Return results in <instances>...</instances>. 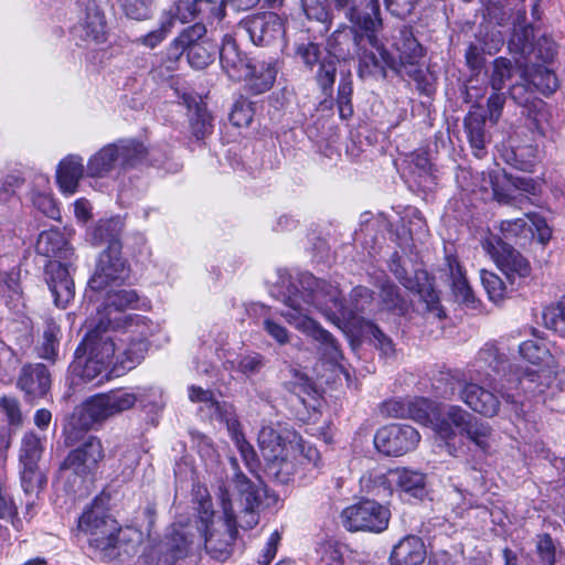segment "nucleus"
Masks as SVG:
<instances>
[{
  "mask_svg": "<svg viewBox=\"0 0 565 565\" xmlns=\"http://www.w3.org/2000/svg\"><path fill=\"white\" fill-rule=\"evenodd\" d=\"M277 299L288 308L280 312L281 317L298 331L320 342L328 362L339 363L342 352L337 340L311 317L317 310L329 321L339 324L352 316L344 308L338 286L303 273L279 290Z\"/></svg>",
  "mask_w": 565,
  "mask_h": 565,
  "instance_id": "f257e3e1",
  "label": "nucleus"
},
{
  "mask_svg": "<svg viewBox=\"0 0 565 565\" xmlns=\"http://www.w3.org/2000/svg\"><path fill=\"white\" fill-rule=\"evenodd\" d=\"M382 29V19H367L360 29L337 30L328 45L335 57L345 58L355 54L361 78H385L386 70L401 72V63L380 43L376 34Z\"/></svg>",
  "mask_w": 565,
  "mask_h": 565,
  "instance_id": "f03ea898",
  "label": "nucleus"
},
{
  "mask_svg": "<svg viewBox=\"0 0 565 565\" xmlns=\"http://www.w3.org/2000/svg\"><path fill=\"white\" fill-rule=\"evenodd\" d=\"M218 499L230 532L237 526L253 529L258 523L259 508L269 505L267 500H276L260 481L255 483L242 472L235 473L230 488L220 487Z\"/></svg>",
  "mask_w": 565,
  "mask_h": 565,
  "instance_id": "7ed1b4c3",
  "label": "nucleus"
},
{
  "mask_svg": "<svg viewBox=\"0 0 565 565\" xmlns=\"http://www.w3.org/2000/svg\"><path fill=\"white\" fill-rule=\"evenodd\" d=\"M115 337L104 327V319L89 330L75 352L72 364L73 373L85 382L120 376L121 370L116 361Z\"/></svg>",
  "mask_w": 565,
  "mask_h": 565,
  "instance_id": "20e7f679",
  "label": "nucleus"
},
{
  "mask_svg": "<svg viewBox=\"0 0 565 565\" xmlns=\"http://www.w3.org/2000/svg\"><path fill=\"white\" fill-rule=\"evenodd\" d=\"M147 148L135 139H120L108 143L95 152L87 161L86 174L89 178L119 175L145 159Z\"/></svg>",
  "mask_w": 565,
  "mask_h": 565,
  "instance_id": "39448f33",
  "label": "nucleus"
},
{
  "mask_svg": "<svg viewBox=\"0 0 565 565\" xmlns=\"http://www.w3.org/2000/svg\"><path fill=\"white\" fill-rule=\"evenodd\" d=\"M436 390L440 392L441 397L447 399H451L458 394L469 408L488 418L498 416L501 409L505 412L504 403L502 404L498 396L501 387L494 388L495 392H492L479 384L468 383L456 374L446 373L437 380ZM507 413L511 414L509 411Z\"/></svg>",
  "mask_w": 565,
  "mask_h": 565,
  "instance_id": "423d86ee",
  "label": "nucleus"
},
{
  "mask_svg": "<svg viewBox=\"0 0 565 565\" xmlns=\"http://www.w3.org/2000/svg\"><path fill=\"white\" fill-rule=\"evenodd\" d=\"M153 330L152 323L143 316L125 317L124 330L119 338H115V356L121 373L134 369L143 360L149 348L148 339Z\"/></svg>",
  "mask_w": 565,
  "mask_h": 565,
  "instance_id": "0eeeda50",
  "label": "nucleus"
},
{
  "mask_svg": "<svg viewBox=\"0 0 565 565\" xmlns=\"http://www.w3.org/2000/svg\"><path fill=\"white\" fill-rule=\"evenodd\" d=\"M104 458L102 441L89 436L81 446L72 450L61 465V471L70 480L74 477L72 488L81 491L87 489L88 482L93 481L98 463Z\"/></svg>",
  "mask_w": 565,
  "mask_h": 565,
  "instance_id": "6e6552de",
  "label": "nucleus"
},
{
  "mask_svg": "<svg viewBox=\"0 0 565 565\" xmlns=\"http://www.w3.org/2000/svg\"><path fill=\"white\" fill-rule=\"evenodd\" d=\"M550 377V372L539 366L516 370L513 376L505 380L507 385L501 384L499 391L500 397L504 401V409L516 417L521 416L523 403L519 390L532 395L541 394L548 386Z\"/></svg>",
  "mask_w": 565,
  "mask_h": 565,
  "instance_id": "1a4fd4ad",
  "label": "nucleus"
},
{
  "mask_svg": "<svg viewBox=\"0 0 565 565\" xmlns=\"http://www.w3.org/2000/svg\"><path fill=\"white\" fill-rule=\"evenodd\" d=\"M78 527L88 536V543L98 556L109 548L110 542L119 530L117 521L110 516L103 501L95 499L78 520Z\"/></svg>",
  "mask_w": 565,
  "mask_h": 565,
  "instance_id": "9d476101",
  "label": "nucleus"
},
{
  "mask_svg": "<svg viewBox=\"0 0 565 565\" xmlns=\"http://www.w3.org/2000/svg\"><path fill=\"white\" fill-rule=\"evenodd\" d=\"M131 268L122 255V245L106 247L96 263L94 275L88 285L94 290H103L109 285H121L130 278Z\"/></svg>",
  "mask_w": 565,
  "mask_h": 565,
  "instance_id": "9b49d317",
  "label": "nucleus"
},
{
  "mask_svg": "<svg viewBox=\"0 0 565 565\" xmlns=\"http://www.w3.org/2000/svg\"><path fill=\"white\" fill-rule=\"evenodd\" d=\"M482 247L505 275L510 285H514L516 279H524L530 276L531 265L527 259L502 238L490 235L483 241Z\"/></svg>",
  "mask_w": 565,
  "mask_h": 565,
  "instance_id": "f8f14e48",
  "label": "nucleus"
},
{
  "mask_svg": "<svg viewBox=\"0 0 565 565\" xmlns=\"http://www.w3.org/2000/svg\"><path fill=\"white\" fill-rule=\"evenodd\" d=\"M135 404L132 392L117 388L87 398L83 405V414L92 423H100L130 409Z\"/></svg>",
  "mask_w": 565,
  "mask_h": 565,
  "instance_id": "ddd939ff",
  "label": "nucleus"
},
{
  "mask_svg": "<svg viewBox=\"0 0 565 565\" xmlns=\"http://www.w3.org/2000/svg\"><path fill=\"white\" fill-rule=\"evenodd\" d=\"M509 46L511 51L524 57L525 63H534V61L542 62L543 64L551 63L557 54L555 41L546 33L535 38L532 26H524L519 32H515L510 40Z\"/></svg>",
  "mask_w": 565,
  "mask_h": 565,
  "instance_id": "4468645a",
  "label": "nucleus"
},
{
  "mask_svg": "<svg viewBox=\"0 0 565 565\" xmlns=\"http://www.w3.org/2000/svg\"><path fill=\"white\" fill-rule=\"evenodd\" d=\"M342 521L349 531L382 532L387 527L390 511L373 500H363L343 510Z\"/></svg>",
  "mask_w": 565,
  "mask_h": 565,
  "instance_id": "2eb2a0df",
  "label": "nucleus"
},
{
  "mask_svg": "<svg viewBox=\"0 0 565 565\" xmlns=\"http://www.w3.org/2000/svg\"><path fill=\"white\" fill-rule=\"evenodd\" d=\"M419 433L409 425H388L380 428L374 436L375 448L386 456H403L416 448Z\"/></svg>",
  "mask_w": 565,
  "mask_h": 565,
  "instance_id": "dca6fc26",
  "label": "nucleus"
},
{
  "mask_svg": "<svg viewBox=\"0 0 565 565\" xmlns=\"http://www.w3.org/2000/svg\"><path fill=\"white\" fill-rule=\"evenodd\" d=\"M238 28L245 31L253 44L267 46L284 34V21L274 12H263L244 18Z\"/></svg>",
  "mask_w": 565,
  "mask_h": 565,
  "instance_id": "f3484780",
  "label": "nucleus"
},
{
  "mask_svg": "<svg viewBox=\"0 0 565 565\" xmlns=\"http://www.w3.org/2000/svg\"><path fill=\"white\" fill-rule=\"evenodd\" d=\"M192 544L193 540L188 530L173 525L154 547L152 559L156 565H177L189 555Z\"/></svg>",
  "mask_w": 565,
  "mask_h": 565,
  "instance_id": "a211bd4d",
  "label": "nucleus"
},
{
  "mask_svg": "<svg viewBox=\"0 0 565 565\" xmlns=\"http://www.w3.org/2000/svg\"><path fill=\"white\" fill-rule=\"evenodd\" d=\"M295 55L309 68L319 64L317 83L324 94L331 93L337 74V63L334 57H322L321 47L313 42L298 43L296 45Z\"/></svg>",
  "mask_w": 565,
  "mask_h": 565,
  "instance_id": "6ab92c4d",
  "label": "nucleus"
},
{
  "mask_svg": "<svg viewBox=\"0 0 565 565\" xmlns=\"http://www.w3.org/2000/svg\"><path fill=\"white\" fill-rule=\"evenodd\" d=\"M72 260L51 259L45 265V281L57 307L65 308L74 298L75 286L71 277Z\"/></svg>",
  "mask_w": 565,
  "mask_h": 565,
  "instance_id": "aec40b11",
  "label": "nucleus"
},
{
  "mask_svg": "<svg viewBox=\"0 0 565 565\" xmlns=\"http://www.w3.org/2000/svg\"><path fill=\"white\" fill-rule=\"evenodd\" d=\"M500 231L508 239L526 241L536 236L541 244L547 243L552 236L546 221L536 213H529L515 220H504L500 223Z\"/></svg>",
  "mask_w": 565,
  "mask_h": 565,
  "instance_id": "412c9836",
  "label": "nucleus"
},
{
  "mask_svg": "<svg viewBox=\"0 0 565 565\" xmlns=\"http://www.w3.org/2000/svg\"><path fill=\"white\" fill-rule=\"evenodd\" d=\"M76 40L85 46L103 44L107 40L105 15L94 1H87L84 13L73 29Z\"/></svg>",
  "mask_w": 565,
  "mask_h": 565,
  "instance_id": "4be33fe9",
  "label": "nucleus"
},
{
  "mask_svg": "<svg viewBox=\"0 0 565 565\" xmlns=\"http://www.w3.org/2000/svg\"><path fill=\"white\" fill-rule=\"evenodd\" d=\"M209 10V18L222 20L224 18L222 6L216 0H174L163 11L162 18L170 20L172 26L177 21L189 23L196 19L201 12Z\"/></svg>",
  "mask_w": 565,
  "mask_h": 565,
  "instance_id": "5701e85b",
  "label": "nucleus"
},
{
  "mask_svg": "<svg viewBox=\"0 0 565 565\" xmlns=\"http://www.w3.org/2000/svg\"><path fill=\"white\" fill-rule=\"evenodd\" d=\"M411 406L408 418H412L423 426L431 427L433 430L445 440L455 437V430H452L445 418H441L439 415L440 407L436 406L433 402L423 397H414L411 398Z\"/></svg>",
  "mask_w": 565,
  "mask_h": 565,
  "instance_id": "b1692460",
  "label": "nucleus"
},
{
  "mask_svg": "<svg viewBox=\"0 0 565 565\" xmlns=\"http://www.w3.org/2000/svg\"><path fill=\"white\" fill-rule=\"evenodd\" d=\"M26 401L44 397L51 387V374L42 363L25 364L22 366L17 380Z\"/></svg>",
  "mask_w": 565,
  "mask_h": 565,
  "instance_id": "393cba45",
  "label": "nucleus"
},
{
  "mask_svg": "<svg viewBox=\"0 0 565 565\" xmlns=\"http://www.w3.org/2000/svg\"><path fill=\"white\" fill-rule=\"evenodd\" d=\"M220 63L223 71L233 81H241L250 74V65L247 56L238 49L234 38L224 35L220 47Z\"/></svg>",
  "mask_w": 565,
  "mask_h": 565,
  "instance_id": "a878e982",
  "label": "nucleus"
},
{
  "mask_svg": "<svg viewBox=\"0 0 565 565\" xmlns=\"http://www.w3.org/2000/svg\"><path fill=\"white\" fill-rule=\"evenodd\" d=\"M141 542V532L132 527H119L115 535V540H113V542H110L109 544V548L107 551H104L99 557L106 561H130L139 553Z\"/></svg>",
  "mask_w": 565,
  "mask_h": 565,
  "instance_id": "bb28decb",
  "label": "nucleus"
},
{
  "mask_svg": "<svg viewBox=\"0 0 565 565\" xmlns=\"http://www.w3.org/2000/svg\"><path fill=\"white\" fill-rule=\"evenodd\" d=\"M211 504L206 502L201 503L199 530L202 531L205 550L216 561L225 562L232 555V545L228 541L216 540L214 533L211 531L214 512L210 509Z\"/></svg>",
  "mask_w": 565,
  "mask_h": 565,
  "instance_id": "cd10ccee",
  "label": "nucleus"
},
{
  "mask_svg": "<svg viewBox=\"0 0 565 565\" xmlns=\"http://www.w3.org/2000/svg\"><path fill=\"white\" fill-rule=\"evenodd\" d=\"M297 438L294 433L287 431L286 435H281L275 428L264 426L258 433L257 441L264 459L269 461L286 456L288 445L291 446Z\"/></svg>",
  "mask_w": 565,
  "mask_h": 565,
  "instance_id": "c85d7f7f",
  "label": "nucleus"
},
{
  "mask_svg": "<svg viewBox=\"0 0 565 565\" xmlns=\"http://www.w3.org/2000/svg\"><path fill=\"white\" fill-rule=\"evenodd\" d=\"M391 482H396V492L402 499H423L426 495L424 473L406 468L391 470Z\"/></svg>",
  "mask_w": 565,
  "mask_h": 565,
  "instance_id": "c756f323",
  "label": "nucleus"
},
{
  "mask_svg": "<svg viewBox=\"0 0 565 565\" xmlns=\"http://www.w3.org/2000/svg\"><path fill=\"white\" fill-rule=\"evenodd\" d=\"M338 10L343 11L352 29H360L367 19H380L379 0H333Z\"/></svg>",
  "mask_w": 565,
  "mask_h": 565,
  "instance_id": "7c9ffc66",
  "label": "nucleus"
},
{
  "mask_svg": "<svg viewBox=\"0 0 565 565\" xmlns=\"http://www.w3.org/2000/svg\"><path fill=\"white\" fill-rule=\"evenodd\" d=\"M189 398L194 403H201V413H204L211 420L224 423L235 414L233 405L217 402L211 391L203 390L200 386L192 385L189 387Z\"/></svg>",
  "mask_w": 565,
  "mask_h": 565,
  "instance_id": "2f4dec72",
  "label": "nucleus"
},
{
  "mask_svg": "<svg viewBox=\"0 0 565 565\" xmlns=\"http://www.w3.org/2000/svg\"><path fill=\"white\" fill-rule=\"evenodd\" d=\"M36 252L40 255L56 260H72L73 248L58 230L43 231L36 241Z\"/></svg>",
  "mask_w": 565,
  "mask_h": 565,
  "instance_id": "473e14b6",
  "label": "nucleus"
},
{
  "mask_svg": "<svg viewBox=\"0 0 565 565\" xmlns=\"http://www.w3.org/2000/svg\"><path fill=\"white\" fill-rule=\"evenodd\" d=\"M426 557L423 540L416 535L403 537L391 553L392 565H420Z\"/></svg>",
  "mask_w": 565,
  "mask_h": 565,
  "instance_id": "72a5a7b5",
  "label": "nucleus"
},
{
  "mask_svg": "<svg viewBox=\"0 0 565 565\" xmlns=\"http://www.w3.org/2000/svg\"><path fill=\"white\" fill-rule=\"evenodd\" d=\"M124 221L121 217L102 218L87 231L86 237L94 246L106 244V247H111L115 244L122 245L120 241Z\"/></svg>",
  "mask_w": 565,
  "mask_h": 565,
  "instance_id": "f704fd0d",
  "label": "nucleus"
},
{
  "mask_svg": "<svg viewBox=\"0 0 565 565\" xmlns=\"http://www.w3.org/2000/svg\"><path fill=\"white\" fill-rule=\"evenodd\" d=\"M85 171L82 157L70 154L64 158L56 171V179L61 191L66 195L74 194Z\"/></svg>",
  "mask_w": 565,
  "mask_h": 565,
  "instance_id": "c9c22d12",
  "label": "nucleus"
},
{
  "mask_svg": "<svg viewBox=\"0 0 565 565\" xmlns=\"http://www.w3.org/2000/svg\"><path fill=\"white\" fill-rule=\"evenodd\" d=\"M523 75L527 86L544 96L554 94L559 87L556 74L542 64L525 63Z\"/></svg>",
  "mask_w": 565,
  "mask_h": 565,
  "instance_id": "e433bc0d",
  "label": "nucleus"
},
{
  "mask_svg": "<svg viewBox=\"0 0 565 565\" xmlns=\"http://www.w3.org/2000/svg\"><path fill=\"white\" fill-rule=\"evenodd\" d=\"M463 127L473 154L482 158L490 142V135L486 130V116L478 111H469L465 117Z\"/></svg>",
  "mask_w": 565,
  "mask_h": 565,
  "instance_id": "4c0bfd02",
  "label": "nucleus"
},
{
  "mask_svg": "<svg viewBox=\"0 0 565 565\" xmlns=\"http://www.w3.org/2000/svg\"><path fill=\"white\" fill-rule=\"evenodd\" d=\"M394 47L398 53L396 56L397 62L401 63V68L406 65H416L419 63L424 55L423 46L415 39L413 31L408 26H403L398 31V36L395 38Z\"/></svg>",
  "mask_w": 565,
  "mask_h": 565,
  "instance_id": "58836bf2",
  "label": "nucleus"
},
{
  "mask_svg": "<svg viewBox=\"0 0 565 565\" xmlns=\"http://www.w3.org/2000/svg\"><path fill=\"white\" fill-rule=\"evenodd\" d=\"M446 271L452 294L457 301L470 303L473 302L475 297L472 289L466 277V271L454 256L446 257Z\"/></svg>",
  "mask_w": 565,
  "mask_h": 565,
  "instance_id": "ea45409f",
  "label": "nucleus"
},
{
  "mask_svg": "<svg viewBox=\"0 0 565 565\" xmlns=\"http://www.w3.org/2000/svg\"><path fill=\"white\" fill-rule=\"evenodd\" d=\"M390 269L406 289L419 294L427 302H435L437 300L435 291L430 290L426 284L420 282L422 277L426 278V273H416L415 278L408 276L396 253L391 259Z\"/></svg>",
  "mask_w": 565,
  "mask_h": 565,
  "instance_id": "a19ab883",
  "label": "nucleus"
},
{
  "mask_svg": "<svg viewBox=\"0 0 565 565\" xmlns=\"http://www.w3.org/2000/svg\"><path fill=\"white\" fill-rule=\"evenodd\" d=\"M146 306L134 289H119L107 292L105 298V309L107 310L106 318L107 323L104 322V327H108L113 319L110 318L111 310L124 311L126 309H140Z\"/></svg>",
  "mask_w": 565,
  "mask_h": 565,
  "instance_id": "79ce46f5",
  "label": "nucleus"
},
{
  "mask_svg": "<svg viewBox=\"0 0 565 565\" xmlns=\"http://www.w3.org/2000/svg\"><path fill=\"white\" fill-rule=\"evenodd\" d=\"M277 73V64L274 61L262 62L254 68L250 67V74L247 77L248 89L255 95L269 90L275 83Z\"/></svg>",
  "mask_w": 565,
  "mask_h": 565,
  "instance_id": "37998d69",
  "label": "nucleus"
},
{
  "mask_svg": "<svg viewBox=\"0 0 565 565\" xmlns=\"http://www.w3.org/2000/svg\"><path fill=\"white\" fill-rule=\"evenodd\" d=\"M462 436L483 454H489L494 443V430L492 426L478 417L472 419Z\"/></svg>",
  "mask_w": 565,
  "mask_h": 565,
  "instance_id": "c03bdc74",
  "label": "nucleus"
},
{
  "mask_svg": "<svg viewBox=\"0 0 565 565\" xmlns=\"http://www.w3.org/2000/svg\"><path fill=\"white\" fill-rule=\"evenodd\" d=\"M227 427V430L234 440L237 449L241 452L243 460L249 470H254L257 466L256 452L253 446L245 439L244 434L241 430V424L237 419L236 414L231 416L227 420L224 422Z\"/></svg>",
  "mask_w": 565,
  "mask_h": 565,
  "instance_id": "a18cd8bd",
  "label": "nucleus"
},
{
  "mask_svg": "<svg viewBox=\"0 0 565 565\" xmlns=\"http://www.w3.org/2000/svg\"><path fill=\"white\" fill-rule=\"evenodd\" d=\"M19 475L21 488L25 494L40 492L46 483L45 473L39 463H19Z\"/></svg>",
  "mask_w": 565,
  "mask_h": 565,
  "instance_id": "49530a36",
  "label": "nucleus"
},
{
  "mask_svg": "<svg viewBox=\"0 0 565 565\" xmlns=\"http://www.w3.org/2000/svg\"><path fill=\"white\" fill-rule=\"evenodd\" d=\"M411 174L414 182L423 190H429L435 184L431 163L425 152L416 153L411 161Z\"/></svg>",
  "mask_w": 565,
  "mask_h": 565,
  "instance_id": "de8ad7c7",
  "label": "nucleus"
},
{
  "mask_svg": "<svg viewBox=\"0 0 565 565\" xmlns=\"http://www.w3.org/2000/svg\"><path fill=\"white\" fill-rule=\"evenodd\" d=\"M508 360L503 354L499 353V350L493 344H486L476 358L477 372L486 371L490 369L494 374H500L507 369Z\"/></svg>",
  "mask_w": 565,
  "mask_h": 565,
  "instance_id": "09e8293b",
  "label": "nucleus"
},
{
  "mask_svg": "<svg viewBox=\"0 0 565 565\" xmlns=\"http://www.w3.org/2000/svg\"><path fill=\"white\" fill-rule=\"evenodd\" d=\"M502 44L503 38L500 32L492 33L490 42L484 41L481 46H478L477 44H470L466 52V60L468 65L473 70L481 67V52L493 54L500 50Z\"/></svg>",
  "mask_w": 565,
  "mask_h": 565,
  "instance_id": "8fccbe9b",
  "label": "nucleus"
},
{
  "mask_svg": "<svg viewBox=\"0 0 565 565\" xmlns=\"http://www.w3.org/2000/svg\"><path fill=\"white\" fill-rule=\"evenodd\" d=\"M381 306L384 310L403 315L407 310V301L401 295L398 288L391 281L385 280L380 287Z\"/></svg>",
  "mask_w": 565,
  "mask_h": 565,
  "instance_id": "3c124183",
  "label": "nucleus"
},
{
  "mask_svg": "<svg viewBox=\"0 0 565 565\" xmlns=\"http://www.w3.org/2000/svg\"><path fill=\"white\" fill-rule=\"evenodd\" d=\"M189 120L190 128L193 136L198 139H204L212 132V117L205 106L195 105L194 108L190 107Z\"/></svg>",
  "mask_w": 565,
  "mask_h": 565,
  "instance_id": "603ef678",
  "label": "nucleus"
},
{
  "mask_svg": "<svg viewBox=\"0 0 565 565\" xmlns=\"http://www.w3.org/2000/svg\"><path fill=\"white\" fill-rule=\"evenodd\" d=\"M363 332L370 338L371 343L381 352V355L392 359L396 354L393 340L386 335L376 324L366 321Z\"/></svg>",
  "mask_w": 565,
  "mask_h": 565,
  "instance_id": "864d4df0",
  "label": "nucleus"
},
{
  "mask_svg": "<svg viewBox=\"0 0 565 565\" xmlns=\"http://www.w3.org/2000/svg\"><path fill=\"white\" fill-rule=\"evenodd\" d=\"M60 327L52 320L46 322L43 332V341L38 347V355L41 359L54 362L57 356Z\"/></svg>",
  "mask_w": 565,
  "mask_h": 565,
  "instance_id": "5fc2aeb1",
  "label": "nucleus"
},
{
  "mask_svg": "<svg viewBox=\"0 0 565 565\" xmlns=\"http://www.w3.org/2000/svg\"><path fill=\"white\" fill-rule=\"evenodd\" d=\"M132 395L136 397V403H139L147 413L156 414L164 406L162 391L158 387H138Z\"/></svg>",
  "mask_w": 565,
  "mask_h": 565,
  "instance_id": "6e6d98bb",
  "label": "nucleus"
},
{
  "mask_svg": "<svg viewBox=\"0 0 565 565\" xmlns=\"http://www.w3.org/2000/svg\"><path fill=\"white\" fill-rule=\"evenodd\" d=\"M43 443L34 433H25L19 452V463H39L43 454Z\"/></svg>",
  "mask_w": 565,
  "mask_h": 565,
  "instance_id": "4d7b16f0",
  "label": "nucleus"
},
{
  "mask_svg": "<svg viewBox=\"0 0 565 565\" xmlns=\"http://www.w3.org/2000/svg\"><path fill=\"white\" fill-rule=\"evenodd\" d=\"M439 415L441 418H445L452 430L454 427H456L459 429L461 435L471 424L472 419L476 418V416L458 405H447L443 408H439Z\"/></svg>",
  "mask_w": 565,
  "mask_h": 565,
  "instance_id": "13d9d810",
  "label": "nucleus"
},
{
  "mask_svg": "<svg viewBox=\"0 0 565 565\" xmlns=\"http://www.w3.org/2000/svg\"><path fill=\"white\" fill-rule=\"evenodd\" d=\"M543 320L548 329L565 338V296L555 305L544 309Z\"/></svg>",
  "mask_w": 565,
  "mask_h": 565,
  "instance_id": "bf43d9fd",
  "label": "nucleus"
},
{
  "mask_svg": "<svg viewBox=\"0 0 565 565\" xmlns=\"http://www.w3.org/2000/svg\"><path fill=\"white\" fill-rule=\"evenodd\" d=\"M520 354L527 360L533 366H540L546 362L551 355L546 344L542 340H526L519 347Z\"/></svg>",
  "mask_w": 565,
  "mask_h": 565,
  "instance_id": "052dcab7",
  "label": "nucleus"
},
{
  "mask_svg": "<svg viewBox=\"0 0 565 565\" xmlns=\"http://www.w3.org/2000/svg\"><path fill=\"white\" fill-rule=\"evenodd\" d=\"M513 66L510 60L498 57L492 62L489 83L493 90H502L505 83L511 79Z\"/></svg>",
  "mask_w": 565,
  "mask_h": 565,
  "instance_id": "680f3d73",
  "label": "nucleus"
},
{
  "mask_svg": "<svg viewBox=\"0 0 565 565\" xmlns=\"http://www.w3.org/2000/svg\"><path fill=\"white\" fill-rule=\"evenodd\" d=\"M302 9L309 20L320 22L323 31H328L331 25V14L327 0H301Z\"/></svg>",
  "mask_w": 565,
  "mask_h": 565,
  "instance_id": "e2e57ef3",
  "label": "nucleus"
},
{
  "mask_svg": "<svg viewBox=\"0 0 565 565\" xmlns=\"http://www.w3.org/2000/svg\"><path fill=\"white\" fill-rule=\"evenodd\" d=\"M480 279L491 301L497 303L504 299L508 287L497 274L482 269L480 270Z\"/></svg>",
  "mask_w": 565,
  "mask_h": 565,
  "instance_id": "0e129e2a",
  "label": "nucleus"
},
{
  "mask_svg": "<svg viewBox=\"0 0 565 565\" xmlns=\"http://www.w3.org/2000/svg\"><path fill=\"white\" fill-rule=\"evenodd\" d=\"M318 562L320 565H342L343 554L338 542L326 540L318 543L316 547Z\"/></svg>",
  "mask_w": 565,
  "mask_h": 565,
  "instance_id": "69168bd1",
  "label": "nucleus"
},
{
  "mask_svg": "<svg viewBox=\"0 0 565 565\" xmlns=\"http://www.w3.org/2000/svg\"><path fill=\"white\" fill-rule=\"evenodd\" d=\"M185 51L190 64L198 70L207 66L213 61L215 53L214 46L206 41L194 44Z\"/></svg>",
  "mask_w": 565,
  "mask_h": 565,
  "instance_id": "338daca9",
  "label": "nucleus"
},
{
  "mask_svg": "<svg viewBox=\"0 0 565 565\" xmlns=\"http://www.w3.org/2000/svg\"><path fill=\"white\" fill-rule=\"evenodd\" d=\"M232 367L246 376H252L265 366V359L262 354L253 352L246 355H239L231 362Z\"/></svg>",
  "mask_w": 565,
  "mask_h": 565,
  "instance_id": "774afa93",
  "label": "nucleus"
}]
</instances>
